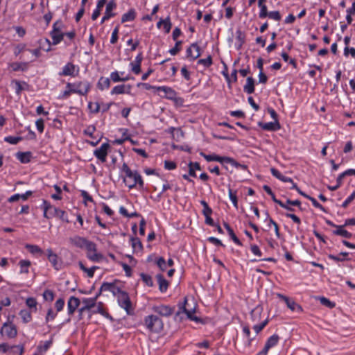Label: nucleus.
<instances>
[{"label":"nucleus","instance_id":"0e129e2a","mask_svg":"<svg viewBox=\"0 0 355 355\" xmlns=\"http://www.w3.org/2000/svg\"><path fill=\"white\" fill-rule=\"evenodd\" d=\"M181 44H182V41H177L175 44V46L169 50V53L172 55H176L181 50V48H180Z\"/></svg>","mask_w":355,"mask_h":355},{"label":"nucleus","instance_id":"0eeeda50","mask_svg":"<svg viewBox=\"0 0 355 355\" xmlns=\"http://www.w3.org/2000/svg\"><path fill=\"white\" fill-rule=\"evenodd\" d=\"M72 87L73 93L79 95H86L90 89V85L87 81L67 84V88Z\"/></svg>","mask_w":355,"mask_h":355},{"label":"nucleus","instance_id":"c756f323","mask_svg":"<svg viewBox=\"0 0 355 355\" xmlns=\"http://www.w3.org/2000/svg\"><path fill=\"white\" fill-rule=\"evenodd\" d=\"M110 86V79L108 78L101 77L98 81L97 87L101 90L109 88Z\"/></svg>","mask_w":355,"mask_h":355},{"label":"nucleus","instance_id":"ddd939ff","mask_svg":"<svg viewBox=\"0 0 355 355\" xmlns=\"http://www.w3.org/2000/svg\"><path fill=\"white\" fill-rule=\"evenodd\" d=\"M79 71V69L75 64L71 62H68L65 66H64L62 71L59 73L60 76H76Z\"/></svg>","mask_w":355,"mask_h":355},{"label":"nucleus","instance_id":"cd10ccee","mask_svg":"<svg viewBox=\"0 0 355 355\" xmlns=\"http://www.w3.org/2000/svg\"><path fill=\"white\" fill-rule=\"evenodd\" d=\"M279 337L277 334H273L269 337L265 344L264 348L268 352V350L275 347L279 342Z\"/></svg>","mask_w":355,"mask_h":355},{"label":"nucleus","instance_id":"49530a36","mask_svg":"<svg viewBox=\"0 0 355 355\" xmlns=\"http://www.w3.org/2000/svg\"><path fill=\"white\" fill-rule=\"evenodd\" d=\"M229 197L232 202L234 206L238 208V199L236 196V191H233L231 189H229Z\"/></svg>","mask_w":355,"mask_h":355},{"label":"nucleus","instance_id":"4d7b16f0","mask_svg":"<svg viewBox=\"0 0 355 355\" xmlns=\"http://www.w3.org/2000/svg\"><path fill=\"white\" fill-rule=\"evenodd\" d=\"M163 26L166 33H168L171 31L172 24L171 22L170 17L168 16L163 22Z\"/></svg>","mask_w":355,"mask_h":355},{"label":"nucleus","instance_id":"6e6d98bb","mask_svg":"<svg viewBox=\"0 0 355 355\" xmlns=\"http://www.w3.org/2000/svg\"><path fill=\"white\" fill-rule=\"evenodd\" d=\"M113 286H114V284L112 283L104 282L101 285V286L100 288L99 293L98 295H99L102 291H111Z\"/></svg>","mask_w":355,"mask_h":355},{"label":"nucleus","instance_id":"1a4fd4ad","mask_svg":"<svg viewBox=\"0 0 355 355\" xmlns=\"http://www.w3.org/2000/svg\"><path fill=\"white\" fill-rule=\"evenodd\" d=\"M152 311L162 317H170L175 311V307L169 305L159 304L152 307Z\"/></svg>","mask_w":355,"mask_h":355},{"label":"nucleus","instance_id":"de8ad7c7","mask_svg":"<svg viewBox=\"0 0 355 355\" xmlns=\"http://www.w3.org/2000/svg\"><path fill=\"white\" fill-rule=\"evenodd\" d=\"M43 297L46 301L52 302L54 299V293L53 291L46 289L43 293Z\"/></svg>","mask_w":355,"mask_h":355},{"label":"nucleus","instance_id":"8fccbe9b","mask_svg":"<svg viewBox=\"0 0 355 355\" xmlns=\"http://www.w3.org/2000/svg\"><path fill=\"white\" fill-rule=\"evenodd\" d=\"M200 204L203 206L202 214L204 216L211 215L212 209L209 207L207 202L205 200H202Z\"/></svg>","mask_w":355,"mask_h":355},{"label":"nucleus","instance_id":"13d9d810","mask_svg":"<svg viewBox=\"0 0 355 355\" xmlns=\"http://www.w3.org/2000/svg\"><path fill=\"white\" fill-rule=\"evenodd\" d=\"M53 187L56 191H55V194L51 195V198L54 200H61L62 199V197L60 196V194L62 193L61 188L59 186H58L57 184H55L53 186Z\"/></svg>","mask_w":355,"mask_h":355},{"label":"nucleus","instance_id":"3c124183","mask_svg":"<svg viewBox=\"0 0 355 355\" xmlns=\"http://www.w3.org/2000/svg\"><path fill=\"white\" fill-rule=\"evenodd\" d=\"M57 315V313L54 312L51 308H50L46 313L45 318L46 323H48L49 321L53 320Z\"/></svg>","mask_w":355,"mask_h":355},{"label":"nucleus","instance_id":"338daca9","mask_svg":"<svg viewBox=\"0 0 355 355\" xmlns=\"http://www.w3.org/2000/svg\"><path fill=\"white\" fill-rule=\"evenodd\" d=\"M64 306V300L62 298H59L56 300L55 303V307L57 310V312L61 311Z\"/></svg>","mask_w":355,"mask_h":355},{"label":"nucleus","instance_id":"6ab92c4d","mask_svg":"<svg viewBox=\"0 0 355 355\" xmlns=\"http://www.w3.org/2000/svg\"><path fill=\"white\" fill-rule=\"evenodd\" d=\"M80 300L78 297L74 296L70 297L67 302L68 314L70 315H73L80 305Z\"/></svg>","mask_w":355,"mask_h":355},{"label":"nucleus","instance_id":"a211bd4d","mask_svg":"<svg viewBox=\"0 0 355 355\" xmlns=\"http://www.w3.org/2000/svg\"><path fill=\"white\" fill-rule=\"evenodd\" d=\"M200 55V47L198 45L197 43L191 44V46L187 49V57L190 58L193 60L199 58Z\"/></svg>","mask_w":355,"mask_h":355},{"label":"nucleus","instance_id":"a878e982","mask_svg":"<svg viewBox=\"0 0 355 355\" xmlns=\"http://www.w3.org/2000/svg\"><path fill=\"white\" fill-rule=\"evenodd\" d=\"M260 127L265 130L275 131L280 129V125L278 121L268 122L265 123H260Z\"/></svg>","mask_w":355,"mask_h":355},{"label":"nucleus","instance_id":"5fc2aeb1","mask_svg":"<svg viewBox=\"0 0 355 355\" xmlns=\"http://www.w3.org/2000/svg\"><path fill=\"white\" fill-rule=\"evenodd\" d=\"M263 189L268 194H269L271 196V198L274 202L277 203L279 200L276 198L275 193L272 192V189L269 186L263 185Z\"/></svg>","mask_w":355,"mask_h":355},{"label":"nucleus","instance_id":"c85d7f7f","mask_svg":"<svg viewBox=\"0 0 355 355\" xmlns=\"http://www.w3.org/2000/svg\"><path fill=\"white\" fill-rule=\"evenodd\" d=\"M136 17V12L135 9H130L128 12L124 13L121 17V22L132 21Z\"/></svg>","mask_w":355,"mask_h":355},{"label":"nucleus","instance_id":"a18cd8bd","mask_svg":"<svg viewBox=\"0 0 355 355\" xmlns=\"http://www.w3.org/2000/svg\"><path fill=\"white\" fill-rule=\"evenodd\" d=\"M141 278L147 286L150 287L153 286V281L149 275L141 273Z\"/></svg>","mask_w":355,"mask_h":355},{"label":"nucleus","instance_id":"2eb2a0df","mask_svg":"<svg viewBox=\"0 0 355 355\" xmlns=\"http://www.w3.org/2000/svg\"><path fill=\"white\" fill-rule=\"evenodd\" d=\"M98 295H97L95 297L93 298H85L83 300L82 302L83 306L79 309V314L81 315L85 311H89L92 309L95 308L96 299Z\"/></svg>","mask_w":355,"mask_h":355},{"label":"nucleus","instance_id":"4468645a","mask_svg":"<svg viewBox=\"0 0 355 355\" xmlns=\"http://www.w3.org/2000/svg\"><path fill=\"white\" fill-rule=\"evenodd\" d=\"M116 8V3L114 0L109 1L105 8V12L104 16L101 19V23L103 24L110 18L113 17L116 15V13L113 12V10Z\"/></svg>","mask_w":355,"mask_h":355},{"label":"nucleus","instance_id":"f3484780","mask_svg":"<svg viewBox=\"0 0 355 355\" xmlns=\"http://www.w3.org/2000/svg\"><path fill=\"white\" fill-rule=\"evenodd\" d=\"M154 88L157 91H162V92H164L165 95L163 96L162 97L166 98L169 100H173V101H175L176 99L177 93L171 87H169L167 86H159V87H154Z\"/></svg>","mask_w":355,"mask_h":355},{"label":"nucleus","instance_id":"864d4df0","mask_svg":"<svg viewBox=\"0 0 355 355\" xmlns=\"http://www.w3.org/2000/svg\"><path fill=\"white\" fill-rule=\"evenodd\" d=\"M236 38L239 42V47H241L245 42V35L241 30L236 31Z\"/></svg>","mask_w":355,"mask_h":355},{"label":"nucleus","instance_id":"412c9836","mask_svg":"<svg viewBox=\"0 0 355 355\" xmlns=\"http://www.w3.org/2000/svg\"><path fill=\"white\" fill-rule=\"evenodd\" d=\"M131 89V85H119L115 86L111 91V94H130Z\"/></svg>","mask_w":355,"mask_h":355},{"label":"nucleus","instance_id":"2f4dec72","mask_svg":"<svg viewBox=\"0 0 355 355\" xmlns=\"http://www.w3.org/2000/svg\"><path fill=\"white\" fill-rule=\"evenodd\" d=\"M24 346L23 345H12L10 346L8 354L10 355H22L24 353Z\"/></svg>","mask_w":355,"mask_h":355},{"label":"nucleus","instance_id":"39448f33","mask_svg":"<svg viewBox=\"0 0 355 355\" xmlns=\"http://www.w3.org/2000/svg\"><path fill=\"white\" fill-rule=\"evenodd\" d=\"M144 324L146 328L152 332L159 333L164 328L162 320L155 315L146 316L144 319Z\"/></svg>","mask_w":355,"mask_h":355},{"label":"nucleus","instance_id":"c9c22d12","mask_svg":"<svg viewBox=\"0 0 355 355\" xmlns=\"http://www.w3.org/2000/svg\"><path fill=\"white\" fill-rule=\"evenodd\" d=\"M131 245L134 250H141L143 249L142 243L137 237H131Z\"/></svg>","mask_w":355,"mask_h":355},{"label":"nucleus","instance_id":"aec40b11","mask_svg":"<svg viewBox=\"0 0 355 355\" xmlns=\"http://www.w3.org/2000/svg\"><path fill=\"white\" fill-rule=\"evenodd\" d=\"M143 60L142 53H139L134 62H130L131 70L135 74H139L141 72V64Z\"/></svg>","mask_w":355,"mask_h":355},{"label":"nucleus","instance_id":"f8f14e48","mask_svg":"<svg viewBox=\"0 0 355 355\" xmlns=\"http://www.w3.org/2000/svg\"><path fill=\"white\" fill-rule=\"evenodd\" d=\"M47 257L52 266L56 270H59L62 267V261L58 259V257L55 254L52 249L49 248L46 250Z\"/></svg>","mask_w":355,"mask_h":355},{"label":"nucleus","instance_id":"6e6552de","mask_svg":"<svg viewBox=\"0 0 355 355\" xmlns=\"http://www.w3.org/2000/svg\"><path fill=\"white\" fill-rule=\"evenodd\" d=\"M62 26V23L61 21H57L53 25L51 36L53 40V44L54 45L59 44L63 40L64 35L61 31Z\"/></svg>","mask_w":355,"mask_h":355},{"label":"nucleus","instance_id":"393cba45","mask_svg":"<svg viewBox=\"0 0 355 355\" xmlns=\"http://www.w3.org/2000/svg\"><path fill=\"white\" fill-rule=\"evenodd\" d=\"M10 67L12 69L13 71H26L28 68V62H12L10 64Z\"/></svg>","mask_w":355,"mask_h":355},{"label":"nucleus","instance_id":"f704fd0d","mask_svg":"<svg viewBox=\"0 0 355 355\" xmlns=\"http://www.w3.org/2000/svg\"><path fill=\"white\" fill-rule=\"evenodd\" d=\"M287 306L293 311H298L300 312L302 311L301 306H300L298 304L295 302L293 300H291L289 298H288V301H285Z\"/></svg>","mask_w":355,"mask_h":355},{"label":"nucleus","instance_id":"09e8293b","mask_svg":"<svg viewBox=\"0 0 355 355\" xmlns=\"http://www.w3.org/2000/svg\"><path fill=\"white\" fill-rule=\"evenodd\" d=\"M26 304L29 308L35 309V310L36 311L37 302V300L35 298H34V297L27 298L26 300Z\"/></svg>","mask_w":355,"mask_h":355},{"label":"nucleus","instance_id":"ea45409f","mask_svg":"<svg viewBox=\"0 0 355 355\" xmlns=\"http://www.w3.org/2000/svg\"><path fill=\"white\" fill-rule=\"evenodd\" d=\"M198 64H202L206 68H208L212 64H213V62H212V58L211 56L209 55H208V57L207 58H205V59H199L198 60Z\"/></svg>","mask_w":355,"mask_h":355},{"label":"nucleus","instance_id":"4c0bfd02","mask_svg":"<svg viewBox=\"0 0 355 355\" xmlns=\"http://www.w3.org/2000/svg\"><path fill=\"white\" fill-rule=\"evenodd\" d=\"M52 342H53V340L51 338L49 340L45 341L43 345H38L37 346V351L40 354H43L44 352H46L49 349V347H51V345L52 344Z\"/></svg>","mask_w":355,"mask_h":355},{"label":"nucleus","instance_id":"f257e3e1","mask_svg":"<svg viewBox=\"0 0 355 355\" xmlns=\"http://www.w3.org/2000/svg\"><path fill=\"white\" fill-rule=\"evenodd\" d=\"M122 171L125 173L126 178L123 179V182L130 189H132L139 185L140 189L144 187V181L140 174L137 171L130 170L127 164L123 163L122 166Z\"/></svg>","mask_w":355,"mask_h":355},{"label":"nucleus","instance_id":"c03bdc74","mask_svg":"<svg viewBox=\"0 0 355 355\" xmlns=\"http://www.w3.org/2000/svg\"><path fill=\"white\" fill-rule=\"evenodd\" d=\"M110 78L114 83L125 82L128 80V78H121L119 76V72L116 71L111 73Z\"/></svg>","mask_w":355,"mask_h":355},{"label":"nucleus","instance_id":"b1692460","mask_svg":"<svg viewBox=\"0 0 355 355\" xmlns=\"http://www.w3.org/2000/svg\"><path fill=\"white\" fill-rule=\"evenodd\" d=\"M254 79L251 76L248 77L246 83L243 86V91L248 94H251L254 92Z\"/></svg>","mask_w":355,"mask_h":355},{"label":"nucleus","instance_id":"603ef678","mask_svg":"<svg viewBox=\"0 0 355 355\" xmlns=\"http://www.w3.org/2000/svg\"><path fill=\"white\" fill-rule=\"evenodd\" d=\"M319 300L322 305L327 307L333 308L335 306V304L334 302H331L329 299L324 297H319Z\"/></svg>","mask_w":355,"mask_h":355},{"label":"nucleus","instance_id":"680f3d73","mask_svg":"<svg viewBox=\"0 0 355 355\" xmlns=\"http://www.w3.org/2000/svg\"><path fill=\"white\" fill-rule=\"evenodd\" d=\"M267 17L275 21H280L282 19V16L279 11L269 12L268 15Z\"/></svg>","mask_w":355,"mask_h":355},{"label":"nucleus","instance_id":"9d476101","mask_svg":"<svg viewBox=\"0 0 355 355\" xmlns=\"http://www.w3.org/2000/svg\"><path fill=\"white\" fill-rule=\"evenodd\" d=\"M0 334L9 338H14L17 335V330L16 326L12 322H5L0 329Z\"/></svg>","mask_w":355,"mask_h":355},{"label":"nucleus","instance_id":"423d86ee","mask_svg":"<svg viewBox=\"0 0 355 355\" xmlns=\"http://www.w3.org/2000/svg\"><path fill=\"white\" fill-rule=\"evenodd\" d=\"M119 293V291H118ZM118 304L121 308L123 309L128 315H132L134 309L128 293L125 291H119L117 297Z\"/></svg>","mask_w":355,"mask_h":355},{"label":"nucleus","instance_id":"58836bf2","mask_svg":"<svg viewBox=\"0 0 355 355\" xmlns=\"http://www.w3.org/2000/svg\"><path fill=\"white\" fill-rule=\"evenodd\" d=\"M26 248L32 254H42L43 252L42 249L36 245L27 244Z\"/></svg>","mask_w":355,"mask_h":355},{"label":"nucleus","instance_id":"a19ab883","mask_svg":"<svg viewBox=\"0 0 355 355\" xmlns=\"http://www.w3.org/2000/svg\"><path fill=\"white\" fill-rule=\"evenodd\" d=\"M23 138L21 137H13V136H8L4 138V141L12 144L15 145L18 144L19 141H22Z\"/></svg>","mask_w":355,"mask_h":355},{"label":"nucleus","instance_id":"4be33fe9","mask_svg":"<svg viewBox=\"0 0 355 355\" xmlns=\"http://www.w3.org/2000/svg\"><path fill=\"white\" fill-rule=\"evenodd\" d=\"M346 225H345V224L343 225L336 226V229L334 230L332 233L335 235L340 236L346 239L352 238V234L344 229V227Z\"/></svg>","mask_w":355,"mask_h":355},{"label":"nucleus","instance_id":"e433bc0d","mask_svg":"<svg viewBox=\"0 0 355 355\" xmlns=\"http://www.w3.org/2000/svg\"><path fill=\"white\" fill-rule=\"evenodd\" d=\"M19 314L24 323H28L32 320L31 313L27 310H21Z\"/></svg>","mask_w":355,"mask_h":355},{"label":"nucleus","instance_id":"dca6fc26","mask_svg":"<svg viewBox=\"0 0 355 355\" xmlns=\"http://www.w3.org/2000/svg\"><path fill=\"white\" fill-rule=\"evenodd\" d=\"M187 304V298H185L184 303L181 306H180L179 311L177 313V314H180V313H184L189 319H190L191 320H193V321L198 322L199 320V318L194 315L195 310L194 309H191V310L188 309L186 306Z\"/></svg>","mask_w":355,"mask_h":355},{"label":"nucleus","instance_id":"bb28decb","mask_svg":"<svg viewBox=\"0 0 355 355\" xmlns=\"http://www.w3.org/2000/svg\"><path fill=\"white\" fill-rule=\"evenodd\" d=\"M16 157L23 164H27L31 162L32 153L29 151L27 152H18L16 154Z\"/></svg>","mask_w":355,"mask_h":355},{"label":"nucleus","instance_id":"f03ea898","mask_svg":"<svg viewBox=\"0 0 355 355\" xmlns=\"http://www.w3.org/2000/svg\"><path fill=\"white\" fill-rule=\"evenodd\" d=\"M41 207L43 209V216L44 218L49 219L53 217H58L62 221L67 223H69L67 214L65 211L52 206L50 202L46 200H43Z\"/></svg>","mask_w":355,"mask_h":355},{"label":"nucleus","instance_id":"20e7f679","mask_svg":"<svg viewBox=\"0 0 355 355\" xmlns=\"http://www.w3.org/2000/svg\"><path fill=\"white\" fill-rule=\"evenodd\" d=\"M69 241L71 245L79 248H85L87 252L90 251H96V244L87 240V239L84 237H81L80 236H75L73 237H70L69 239Z\"/></svg>","mask_w":355,"mask_h":355},{"label":"nucleus","instance_id":"5701e85b","mask_svg":"<svg viewBox=\"0 0 355 355\" xmlns=\"http://www.w3.org/2000/svg\"><path fill=\"white\" fill-rule=\"evenodd\" d=\"M157 283L159 285V290L161 293H165L168 287V282L164 278L162 274L156 275Z\"/></svg>","mask_w":355,"mask_h":355},{"label":"nucleus","instance_id":"473e14b6","mask_svg":"<svg viewBox=\"0 0 355 355\" xmlns=\"http://www.w3.org/2000/svg\"><path fill=\"white\" fill-rule=\"evenodd\" d=\"M348 254H349L348 252H340V254L338 256H336L334 254H329L328 257H329V259L334 260L335 261H344L345 260H348V259L347 258Z\"/></svg>","mask_w":355,"mask_h":355},{"label":"nucleus","instance_id":"7ed1b4c3","mask_svg":"<svg viewBox=\"0 0 355 355\" xmlns=\"http://www.w3.org/2000/svg\"><path fill=\"white\" fill-rule=\"evenodd\" d=\"M200 155L203 157L207 162H218L222 164H230L236 168H246V166L238 163L235 159L229 157H221L216 154L207 155L203 152H200Z\"/></svg>","mask_w":355,"mask_h":355},{"label":"nucleus","instance_id":"72a5a7b5","mask_svg":"<svg viewBox=\"0 0 355 355\" xmlns=\"http://www.w3.org/2000/svg\"><path fill=\"white\" fill-rule=\"evenodd\" d=\"M87 258L92 261L98 262L103 259L101 254L97 253L96 251L87 252Z\"/></svg>","mask_w":355,"mask_h":355},{"label":"nucleus","instance_id":"37998d69","mask_svg":"<svg viewBox=\"0 0 355 355\" xmlns=\"http://www.w3.org/2000/svg\"><path fill=\"white\" fill-rule=\"evenodd\" d=\"M88 108L92 113L97 114L100 111V104L97 102H96V103L89 102L88 103Z\"/></svg>","mask_w":355,"mask_h":355},{"label":"nucleus","instance_id":"69168bd1","mask_svg":"<svg viewBox=\"0 0 355 355\" xmlns=\"http://www.w3.org/2000/svg\"><path fill=\"white\" fill-rule=\"evenodd\" d=\"M268 320H265L261 324H256L253 327V329L255 331L256 334H259L268 324Z\"/></svg>","mask_w":355,"mask_h":355},{"label":"nucleus","instance_id":"052dcab7","mask_svg":"<svg viewBox=\"0 0 355 355\" xmlns=\"http://www.w3.org/2000/svg\"><path fill=\"white\" fill-rule=\"evenodd\" d=\"M157 265L162 271H164L167 267L165 259L162 257L157 259Z\"/></svg>","mask_w":355,"mask_h":355},{"label":"nucleus","instance_id":"9b49d317","mask_svg":"<svg viewBox=\"0 0 355 355\" xmlns=\"http://www.w3.org/2000/svg\"><path fill=\"white\" fill-rule=\"evenodd\" d=\"M109 148L110 144L108 143H103L98 148H96L94 150V154L97 159L101 160L102 162H105L106 161Z\"/></svg>","mask_w":355,"mask_h":355},{"label":"nucleus","instance_id":"e2e57ef3","mask_svg":"<svg viewBox=\"0 0 355 355\" xmlns=\"http://www.w3.org/2000/svg\"><path fill=\"white\" fill-rule=\"evenodd\" d=\"M260 7V12L259 13V17L261 19L266 18L268 15V12L267 10V6L266 5L259 6Z\"/></svg>","mask_w":355,"mask_h":355},{"label":"nucleus","instance_id":"774afa93","mask_svg":"<svg viewBox=\"0 0 355 355\" xmlns=\"http://www.w3.org/2000/svg\"><path fill=\"white\" fill-rule=\"evenodd\" d=\"M25 50H26V45L24 44H19L15 46V50H14V54L15 56H17Z\"/></svg>","mask_w":355,"mask_h":355},{"label":"nucleus","instance_id":"79ce46f5","mask_svg":"<svg viewBox=\"0 0 355 355\" xmlns=\"http://www.w3.org/2000/svg\"><path fill=\"white\" fill-rule=\"evenodd\" d=\"M21 268V273H28V267L31 265V262L27 260H21L19 263Z\"/></svg>","mask_w":355,"mask_h":355},{"label":"nucleus","instance_id":"bf43d9fd","mask_svg":"<svg viewBox=\"0 0 355 355\" xmlns=\"http://www.w3.org/2000/svg\"><path fill=\"white\" fill-rule=\"evenodd\" d=\"M306 198L309 199L312 202L313 205L315 207L318 208L323 211H326L324 207L322 205H320L314 198L311 197L309 196H306Z\"/></svg>","mask_w":355,"mask_h":355},{"label":"nucleus","instance_id":"7c9ffc66","mask_svg":"<svg viewBox=\"0 0 355 355\" xmlns=\"http://www.w3.org/2000/svg\"><path fill=\"white\" fill-rule=\"evenodd\" d=\"M11 84L14 85L15 89V93L17 95H20L21 91L24 89V87H23V85H25V86L28 85L26 82L21 83L17 80H12Z\"/></svg>","mask_w":355,"mask_h":355}]
</instances>
